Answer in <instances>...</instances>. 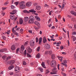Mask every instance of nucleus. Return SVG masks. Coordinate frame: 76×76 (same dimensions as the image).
I'll return each mask as SVG.
<instances>
[{
	"label": "nucleus",
	"instance_id": "obj_1",
	"mask_svg": "<svg viewBox=\"0 0 76 76\" xmlns=\"http://www.w3.org/2000/svg\"><path fill=\"white\" fill-rule=\"evenodd\" d=\"M20 7V9H24L26 6L25 5V2L22 1L19 3Z\"/></svg>",
	"mask_w": 76,
	"mask_h": 76
},
{
	"label": "nucleus",
	"instance_id": "obj_2",
	"mask_svg": "<svg viewBox=\"0 0 76 76\" xmlns=\"http://www.w3.org/2000/svg\"><path fill=\"white\" fill-rule=\"evenodd\" d=\"M50 64L51 67H56L57 66V64H56V62L55 60H52L51 61Z\"/></svg>",
	"mask_w": 76,
	"mask_h": 76
},
{
	"label": "nucleus",
	"instance_id": "obj_3",
	"mask_svg": "<svg viewBox=\"0 0 76 76\" xmlns=\"http://www.w3.org/2000/svg\"><path fill=\"white\" fill-rule=\"evenodd\" d=\"M54 68L53 69H52V71L53 72H51L50 74L51 75H53L54 74H56L57 73V71L56 70L57 68L56 67H53Z\"/></svg>",
	"mask_w": 76,
	"mask_h": 76
},
{
	"label": "nucleus",
	"instance_id": "obj_4",
	"mask_svg": "<svg viewBox=\"0 0 76 76\" xmlns=\"http://www.w3.org/2000/svg\"><path fill=\"white\" fill-rule=\"evenodd\" d=\"M27 52L28 53H31L32 52V49L30 48V47H28L26 48Z\"/></svg>",
	"mask_w": 76,
	"mask_h": 76
},
{
	"label": "nucleus",
	"instance_id": "obj_5",
	"mask_svg": "<svg viewBox=\"0 0 76 76\" xmlns=\"http://www.w3.org/2000/svg\"><path fill=\"white\" fill-rule=\"evenodd\" d=\"M34 24L36 25H37L38 27V28H40V24L37 21H36L34 22Z\"/></svg>",
	"mask_w": 76,
	"mask_h": 76
},
{
	"label": "nucleus",
	"instance_id": "obj_6",
	"mask_svg": "<svg viewBox=\"0 0 76 76\" xmlns=\"http://www.w3.org/2000/svg\"><path fill=\"white\" fill-rule=\"evenodd\" d=\"M45 47L47 49H49V48H50V45L48 44H45Z\"/></svg>",
	"mask_w": 76,
	"mask_h": 76
},
{
	"label": "nucleus",
	"instance_id": "obj_7",
	"mask_svg": "<svg viewBox=\"0 0 76 76\" xmlns=\"http://www.w3.org/2000/svg\"><path fill=\"white\" fill-rule=\"evenodd\" d=\"M42 41L43 44L47 43V39H46V37H43V38Z\"/></svg>",
	"mask_w": 76,
	"mask_h": 76
},
{
	"label": "nucleus",
	"instance_id": "obj_8",
	"mask_svg": "<svg viewBox=\"0 0 76 76\" xmlns=\"http://www.w3.org/2000/svg\"><path fill=\"white\" fill-rule=\"evenodd\" d=\"M26 4L27 7H30V6H31L32 5V3L30 2H27Z\"/></svg>",
	"mask_w": 76,
	"mask_h": 76
},
{
	"label": "nucleus",
	"instance_id": "obj_9",
	"mask_svg": "<svg viewBox=\"0 0 76 76\" xmlns=\"http://www.w3.org/2000/svg\"><path fill=\"white\" fill-rule=\"evenodd\" d=\"M20 69L19 67H16L15 68V70L16 72H19Z\"/></svg>",
	"mask_w": 76,
	"mask_h": 76
},
{
	"label": "nucleus",
	"instance_id": "obj_10",
	"mask_svg": "<svg viewBox=\"0 0 76 76\" xmlns=\"http://www.w3.org/2000/svg\"><path fill=\"white\" fill-rule=\"evenodd\" d=\"M29 20V18L28 17H25L24 18V20L25 22H27Z\"/></svg>",
	"mask_w": 76,
	"mask_h": 76
},
{
	"label": "nucleus",
	"instance_id": "obj_11",
	"mask_svg": "<svg viewBox=\"0 0 76 76\" xmlns=\"http://www.w3.org/2000/svg\"><path fill=\"white\" fill-rule=\"evenodd\" d=\"M42 37H40L39 38V45H41V42H42Z\"/></svg>",
	"mask_w": 76,
	"mask_h": 76
},
{
	"label": "nucleus",
	"instance_id": "obj_12",
	"mask_svg": "<svg viewBox=\"0 0 76 76\" xmlns=\"http://www.w3.org/2000/svg\"><path fill=\"white\" fill-rule=\"evenodd\" d=\"M23 20L21 18H20V21L19 23L21 25H22L23 23Z\"/></svg>",
	"mask_w": 76,
	"mask_h": 76
},
{
	"label": "nucleus",
	"instance_id": "obj_13",
	"mask_svg": "<svg viewBox=\"0 0 76 76\" xmlns=\"http://www.w3.org/2000/svg\"><path fill=\"white\" fill-rule=\"evenodd\" d=\"M34 42H30V45L31 46V47H33L34 46Z\"/></svg>",
	"mask_w": 76,
	"mask_h": 76
},
{
	"label": "nucleus",
	"instance_id": "obj_14",
	"mask_svg": "<svg viewBox=\"0 0 76 76\" xmlns=\"http://www.w3.org/2000/svg\"><path fill=\"white\" fill-rule=\"evenodd\" d=\"M11 49L12 51H13L15 50V46L14 45H12L11 47Z\"/></svg>",
	"mask_w": 76,
	"mask_h": 76
},
{
	"label": "nucleus",
	"instance_id": "obj_15",
	"mask_svg": "<svg viewBox=\"0 0 76 76\" xmlns=\"http://www.w3.org/2000/svg\"><path fill=\"white\" fill-rule=\"evenodd\" d=\"M36 8L37 10H39L41 9V7L39 6H36Z\"/></svg>",
	"mask_w": 76,
	"mask_h": 76
},
{
	"label": "nucleus",
	"instance_id": "obj_16",
	"mask_svg": "<svg viewBox=\"0 0 76 76\" xmlns=\"http://www.w3.org/2000/svg\"><path fill=\"white\" fill-rule=\"evenodd\" d=\"M29 19H30L33 20V21H34V20H35V18L33 16H30L29 17Z\"/></svg>",
	"mask_w": 76,
	"mask_h": 76
},
{
	"label": "nucleus",
	"instance_id": "obj_17",
	"mask_svg": "<svg viewBox=\"0 0 76 76\" xmlns=\"http://www.w3.org/2000/svg\"><path fill=\"white\" fill-rule=\"evenodd\" d=\"M35 19H36V20L38 21H40V20H41V19H40V18L37 16H35Z\"/></svg>",
	"mask_w": 76,
	"mask_h": 76
},
{
	"label": "nucleus",
	"instance_id": "obj_18",
	"mask_svg": "<svg viewBox=\"0 0 76 76\" xmlns=\"http://www.w3.org/2000/svg\"><path fill=\"white\" fill-rule=\"evenodd\" d=\"M17 12V11L16 10H14L12 11V12H10V14H12V15H14Z\"/></svg>",
	"mask_w": 76,
	"mask_h": 76
},
{
	"label": "nucleus",
	"instance_id": "obj_19",
	"mask_svg": "<svg viewBox=\"0 0 76 76\" xmlns=\"http://www.w3.org/2000/svg\"><path fill=\"white\" fill-rule=\"evenodd\" d=\"M10 19L12 20H13L15 19V15H11L10 16Z\"/></svg>",
	"mask_w": 76,
	"mask_h": 76
},
{
	"label": "nucleus",
	"instance_id": "obj_20",
	"mask_svg": "<svg viewBox=\"0 0 76 76\" xmlns=\"http://www.w3.org/2000/svg\"><path fill=\"white\" fill-rule=\"evenodd\" d=\"M13 32L14 34H15V35H16L17 37H19V34H18V32H16V31H13Z\"/></svg>",
	"mask_w": 76,
	"mask_h": 76
},
{
	"label": "nucleus",
	"instance_id": "obj_21",
	"mask_svg": "<svg viewBox=\"0 0 76 76\" xmlns=\"http://www.w3.org/2000/svg\"><path fill=\"white\" fill-rule=\"evenodd\" d=\"M34 22V21L30 19L29 20L28 23H33Z\"/></svg>",
	"mask_w": 76,
	"mask_h": 76
},
{
	"label": "nucleus",
	"instance_id": "obj_22",
	"mask_svg": "<svg viewBox=\"0 0 76 76\" xmlns=\"http://www.w3.org/2000/svg\"><path fill=\"white\" fill-rule=\"evenodd\" d=\"M30 12H31L32 13H35L36 12V11H35L34 9H31L29 10Z\"/></svg>",
	"mask_w": 76,
	"mask_h": 76
},
{
	"label": "nucleus",
	"instance_id": "obj_23",
	"mask_svg": "<svg viewBox=\"0 0 76 76\" xmlns=\"http://www.w3.org/2000/svg\"><path fill=\"white\" fill-rule=\"evenodd\" d=\"M41 65L43 67L45 68V63L44 62H42L41 64Z\"/></svg>",
	"mask_w": 76,
	"mask_h": 76
},
{
	"label": "nucleus",
	"instance_id": "obj_24",
	"mask_svg": "<svg viewBox=\"0 0 76 76\" xmlns=\"http://www.w3.org/2000/svg\"><path fill=\"white\" fill-rule=\"evenodd\" d=\"M71 13L72 15H75V16H76V12H74L73 11H72L71 12Z\"/></svg>",
	"mask_w": 76,
	"mask_h": 76
},
{
	"label": "nucleus",
	"instance_id": "obj_25",
	"mask_svg": "<svg viewBox=\"0 0 76 76\" xmlns=\"http://www.w3.org/2000/svg\"><path fill=\"white\" fill-rule=\"evenodd\" d=\"M58 58L59 60H60V61H62V60H63V57L58 56Z\"/></svg>",
	"mask_w": 76,
	"mask_h": 76
},
{
	"label": "nucleus",
	"instance_id": "obj_26",
	"mask_svg": "<svg viewBox=\"0 0 76 76\" xmlns=\"http://www.w3.org/2000/svg\"><path fill=\"white\" fill-rule=\"evenodd\" d=\"M25 49V48H24V46L23 45L21 46V47L20 50H21V51H23L24 50V49Z\"/></svg>",
	"mask_w": 76,
	"mask_h": 76
},
{
	"label": "nucleus",
	"instance_id": "obj_27",
	"mask_svg": "<svg viewBox=\"0 0 76 76\" xmlns=\"http://www.w3.org/2000/svg\"><path fill=\"white\" fill-rule=\"evenodd\" d=\"M23 12L24 13H30V12H29L26 10H24L23 11Z\"/></svg>",
	"mask_w": 76,
	"mask_h": 76
},
{
	"label": "nucleus",
	"instance_id": "obj_28",
	"mask_svg": "<svg viewBox=\"0 0 76 76\" xmlns=\"http://www.w3.org/2000/svg\"><path fill=\"white\" fill-rule=\"evenodd\" d=\"M13 67H14V66H11L9 67L8 69L9 70H11V69H12Z\"/></svg>",
	"mask_w": 76,
	"mask_h": 76
},
{
	"label": "nucleus",
	"instance_id": "obj_29",
	"mask_svg": "<svg viewBox=\"0 0 76 76\" xmlns=\"http://www.w3.org/2000/svg\"><path fill=\"white\" fill-rule=\"evenodd\" d=\"M36 57L37 58H40V54L39 53H38L36 55Z\"/></svg>",
	"mask_w": 76,
	"mask_h": 76
},
{
	"label": "nucleus",
	"instance_id": "obj_30",
	"mask_svg": "<svg viewBox=\"0 0 76 76\" xmlns=\"http://www.w3.org/2000/svg\"><path fill=\"white\" fill-rule=\"evenodd\" d=\"M55 55L54 54H52V58L53 59H55Z\"/></svg>",
	"mask_w": 76,
	"mask_h": 76
},
{
	"label": "nucleus",
	"instance_id": "obj_31",
	"mask_svg": "<svg viewBox=\"0 0 76 76\" xmlns=\"http://www.w3.org/2000/svg\"><path fill=\"white\" fill-rule=\"evenodd\" d=\"M38 69L40 70L41 72H42L43 71V69L41 68H38Z\"/></svg>",
	"mask_w": 76,
	"mask_h": 76
},
{
	"label": "nucleus",
	"instance_id": "obj_32",
	"mask_svg": "<svg viewBox=\"0 0 76 76\" xmlns=\"http://www.w3.org/2000/svg\"><path fill=\"white\" fill-rule=\"evenodd\" d=\"M8 4H9V1H7L6 2H5V3H4V5H5V6H6Z\"/></svg>",
	"mask_w": 76,
	"mask_h": 76
},
{
	"label": "nucleus",
	"instance_id": "obj_33",
	"mask_svg": "<svg viewBox=\"0 0 76 76\" xmlns=\"http://www.w3.org/2000/svg\"><path fill=\"white\" fill-rule=\"evenodd\" d=\"M36 42H38V41H39V39H38V37H36Z\"/></svg>",
	"mask_w": 76,
	"mask_h": 76
},
{
	"label": "nucleus",
	"instance_id": "obj_34",
	"mask_svg": "<svg viewBox=\"0 0 76 76\" xmlns=\"http://www.w3.org/2000/svg\"><path fill=\"white\" fill-rule=\"evenodd\" d=\"M23 64L25 66V65H26V63L25 61H23Z\"/></svg>",
	"mask_w": 76,
	"mask_h": 76
},
{
	"label": "nucleus",
	"instance_id": "obj_35",
	"mask_svg": "<svg viewBox=\"0 0 76 76\" xmlns=\"http://www.w3.org/2000/svg\"><path fill=\"white\" fill-rule=\"evenodd\" d=\"M63 63H65V64H66V63H67V61L66 60H64V61H63Z\"/></svg>",
	"mask_w": 76,
	"mask_h": 76
},
{
	"label": "nucleus",
	"instance_id": "obj_36",
	"mask_svg": "<svg viewBox=\"0 0 76 76\" xmlns=\"http://www.w3.org/2000/svg\"><path fill=\"white\" fill-rule=\"evenodd\" d=\"M11 7L12 9H14L15 8V7L13 6V5H11Z\"/></svg>",
	"mask_w": 76,
	"mask_h": 76
},
{
	"label": "nucleus",
	"instance_id": "obj_37",
	"mask_svg": "<svg viewBox=\"0 0 76 76\" xmlns=\"http://www.w3.org/2000/svg\"><path fill=\"white\" fill-rule=\"evenodd\" d=\"M39 50H40V47L39 46L37 48V51H39Z\"/></svg>",
	"mask_w": 76,
	"mask_h": 76
},
{
	"label": "nucleus",
	"instance_id": "obj_38",
	"mask_svg": "<svg viewBox=\"0 0 76 76\" xmlns=\"http://www.w3.org/2000/svg\"><path fill=\"white\" fill-rule=\"evenodd\" d=\"M19 50H20V48H18L17 49L16 53H18V51H19Z\"/></svg>",
	"mask_w": 76,
	"mask_h": 76
},
{
	"label": "nucleus",
	"instance_id": "obj_39",
	"mask_svg": "<svg viewBox=\"0 0 76 76\" xmlns=\"http://www.w3.org/2000/svg\"><path fill=\"white\" fill-rule=\"evenodd\" d=\"M34 28L36 31H37L38 29H39V28H38H38H37V27H34Z\"/></svg>",
	"mask_w": 76,
	"mask_h": 76
},
{
	"label": "nucleus",
	"instance_id": "obj_40",
	"mask_svg": "<svg viewBox=\"0 0 76 76\" xmlns=\"http://www.w3.org/2000/svg\"><path fill=\"white\" fill-rule=\"evenodd\" d=\"M76 37H73V41H76Z\"/></svg>",
	"mask_w": 76,
	"mask_h": 76
},
{
	"label": "nucleus",
	"instance_id": "obj_41",
	"mask_svg": "<svg viewBox=\"0 0 76 76\" xmlns=\"http://www.w3.org/2000/svg\"><path fill=\"white\" fill-rule=\"evenodd\" d=\"M72 34L74 35H75L76 34V32L75 31L72 32Z\"/></svg>",
	"mask_w": 76,
	"mask_h": 76
},
{
	"label": "nucleus",
	"instance_id": "obj_42",
	"mask_svg": "<svg viewBox=\"0 0 76 76\" xmlns=\"http://www.w3.org/2000/svg\"><path fill=\"white\" fill-rule=\"evenodd\" d=\"M2 37L3 39H4V40H6V37L4 36H2Z\"/></svg>",
	"mask_w": 76,
	"mask_h": 76
},
{
	"label": "nucleus",
	"instance_id": "obj_43",
	"mask_svg": "<svg viewBox=\"0 0 76 76\" xmlns=\"http://www.w3.org/2000/svg\"><path fill=\"white\" fill-rule=\"evenodd\" d=\"M24 55L26 56V50H25L24 53Z\"/></svg>",
	"mask_w": 76,
	"mask_h": 76
},
{
	"label": "nucleus",
	"instance_id": "obj_44",
	"mask_svg": "<svg viewBox=\"0 0 76 76\" xmlns=\"http://www.w3.org/2000/svg\"><path fill=\"white\" fill-rule=\"evenodd\" d=\"M13 74H14V73L13 72H11L10 73V75H13Z\"/></svg>",
	"mask_w": 76,
	"mask_h": 76
},
{
	"label": "nucleus",
	"instance_id": "obj_45",
	"mask_svg": "<svg viewBox=\"0 0 76 76\" xmlns=\"http://www.w3.org/2000/svg\"><path fill=\"white\" fill-rule=\"evenodd\" d=\"M4 49H1L0 50V52L1 53H3V52H4Z\"/></svg>",
	"mask_w": 76,
	"mask_h": 76
},
{
	"label": "nucleus",
	"instance_id": "obj_46",
	"mask_svg": "<svg viewBox=\"0 0 76 76\" xmlns=\"http://www.w3.org/2000/svg\"><path fill=\"white\" fill-rule=\"evenodd\" d=\"M15 4L16 5V6H17V5H18V4H19V2H16L15 3Z\"/></svg>",
	"mask_w": 76,
	"mask_h": 76
},
{
	"label": "nucleus",
	"instance_id": "obj_47",
	"mask_svg": "<svg viewBox=\"0 0 76 76\" xmlns=\"http://www.w3.org/2000/svg\"><path fill=\"white\" fill-rule=\"evenodd\" d=\"M20 33H22L23 32V30L22 29H21L20 30Z\"/></svg>",
	"mask_w": 76,
	"mask_h": 76
},
{
	"label": "nucleus",
	"instance_id": "obj_48",
	"mask_svg": "<svg viewBox=\"0 0 76 76\" xmlns=\"http://www.w3.org/2000/svg\"><path fill=\"white\" fill-rule=\"evenodd\" d=\"M27 56L28 57H31V55L29 54H28V53H27Z\"/></svg>",
	"mask_w": 76,
	"mask_h": 76
},
{
	"label": "nucleus",
	"instance_id": "obj_49",
	"mask_svg": "<svg viewBox=\"0 0 76 76\" xmlns=\"http://www.w3.org/2000/svg\"><path fill=\"white\" fill-rule=\"evenodd\" d=\"M6 56H2V58L3 59H4V60H5V59H6Z\"/></svg>",
	"mask_w": 76,
	"mask_h": 76
},
{
	"label": "nucleus",
	"instance_id": "obj_50",
	"mask_svg": "<svg viewBox=\"0 0 76 76\" xmlns=\"http://www.w3.org/2000/svg\"><path fill=\"white\" fill-rule=\"evenodd\" d=\"M28 32L29 33H30V34H32V30H28Z\"/></svg>",
	"mask_w": 76,
	"mask_h": 76
},
{
	"label": "nucleus",
	"instance_id": "obj_51",
	"mask_svg": "<svg viewBox=\"0 0 76 76\" xmlns=\"http://www.w3.org/2000/svg\"><path fill=\"white\" fill-rule=\"evenodd\" d=\"M54 36V35H52V36H50V38H52V39H54L53 37Z\"/></svg>",
	"mask_w": 76,
	"mask_h": 76
},
{
	"label": "nucleus",
	"instance_id": "obj_52",
	"mask_svg": "<svg viewBox=\"0 0 76 76\" xmlns=\"http://www.w3.org/2000/svg\"><path fill=\"white\" fill-rule=\"evenodd\" d=\"M28 44V42L27 41L25 42L24 45H27Z\"/></svg>",
	"mask_w": 76,
	"mask_h": 76
},
{
	"label": "nucleus",
	"instance_id": "obj_53",
	"mask_svg": "<svg viewBox=\"0 0 76 76\" xmlns=\"http://www.w3.org/2000/svg\"><path fill=\"white\" fill-rule=\"evenodd\" d=\"M46 72L47 74L48 73H49V72H50V71H49V70L47 69L46 70Z\"/></svg>",
	"mask_w": 76,
	"mask_h": 76
},
{
	"label": "nucleus",
	"instance_id": "obj_54",
	"mask_svg": "<svg viewBox=\"0 0 76 76\" xmlns=\"http://www.w3.org/2000/svg\"><path fill=\"white\" fill-rule=\"evenodd\" d=\"M67 41L68 45H69H69H70V42H69V40H68Z\"/></svg>",
	"mask_w": 76,
	"mask_h": 76
},
{
	"label": "nucleus",
	"instance_id": "obj_55",
	"mask_svg": "<svg viewBox=\"0 0 76 76\" xmlns=\"http://www.w3.org/2000/svg\"><path fill=\"white\" fill-rule=\"evenodd\" d=\"M51 13H53V11H50L49 12V15H51Z\"/></svg>",
	"mask_w": 76,
	"mask_h": 76
},
{
	"label": "nucleus",
	"instance_id": "obj_56",
	"mask_svg": "<svg viewBox=\"0 0 76 76\" xmlns=\"http://www.w3.org/2000/svg\"><path fill=\"white\" fill-rule=\"evenodd\" d=\"M15 29V28H13L12 29V32H14V31H15V30H14Z\"/></svg>",
	"mask_w": 76,
	"mask_h": 76
},
{
	"label": "nucleus",
	"instance_id": "obj_57",
	"mask_svg": "<svg viewBox=\"0 0 76 76\" xmlns=\"http://www.w3.org/2000/svg\"><path fill=\"white\" fill-rule=\"evenodd\" d=\"M62 74L63 76H66V74L64 73H62Z\"/></svg>",
	"mask_w": 76,
	"mask_h": 76
},
{
	"label": "nucleus",
	"instance_id": "obj_58",
	"mask_svg": "<svg viewBox=\"0 0 76 76\" xmlns=\"http://www.w3.org/2000/svg\"><path fill=\"white\" fill-rule=\"evenodd\" d=\"M20 29V28L18 27L16 29H15V31H18Z\"/></svg>",
	"mask_w": 76,
	"mask_h": 76
},
{
	"label": "nucleus",
	"instance_id": "obj_59",
	"mask_svg": "<svg viewBox=\"0 0 76 76\" xmlns=\"http://www.w3.org/2000/svg\"><path fill=\"white\" fill-rule=\"evenodd\" d=\"M63 31L64 32H65V33H66V31L64 30V28H62Z\"/></svg>",
	"mask_w": 76,
	"mask_h": 76
},
{
	"label": "nucleus",
	"instance_id": "obj_60",
	"mask_svg": "<svg viewBox=\"0 0 76 76\" xmlns=\"http://www.w3.org/2000/svg\"><path fill=\"white\" fill-rule=\"evenodd\" d=\"M2 9L3 10H5V9H6V8L4 7H3L2 8Z\"/></svg>",
	"mask_w": 76,
	"mask_h": 76
},
{
	"label": "nucleus",
	"instance_id": "obj_61",
	"mask_svg": "<svg viewBox=\"0 0 76 76\" xmlns=\"http://www.w3.org/2000/svg\"><path fill=\"white\" fill-rule=\"evenodd\" d=\"M56 44H61V42H57Z\"/></svg>",
	"mask_w": 76,
	"mask_h": 76
},
{
	"label": "nucleus",
	"instance_id": "obj_62",
	"mask_svg": "<svg viewBox=\"0 0 76 76\" xmlns=\"http://www.w3.org/2000/svg\"><path fill=\"white\" fill-rule=\"evenodd\" d=\"M64 5H62V8H61L62 9H63V8H64Z\"/></svg>",
	"mask_w": 76,
	"mask_h": 76
},
{
	"label": "nucleus",
	"instance_id": "obj_63",
	"mask_svg": "<svg viewBox=\"0 0 76 76\" xmlns=\"http://www.w3.org/2000/svg\"><path fill=\"white\" fill-rule=\"evenodd\" d=\"M62 5H63L64 6H65L66 5V3L63 2V4H62Z\"/></svg>",
	"mask_w": 76,
	"mask_h": 76
},
{
	"label": "nucleus",
	"instance_id": "obj_64",
	"mask_svg": "<svg viewBox=\"0 0 76 76\" xmlns=\"http://www.w3.org/2000/svg\"><path fill=\"white\" fill-rule=\"evenodd\" d=\"M74 58L75 60H76V55H74Z\"/></svg>",
	"mask_w": 76,
	"mask_h": 76
}]
</instances>
